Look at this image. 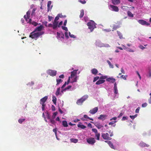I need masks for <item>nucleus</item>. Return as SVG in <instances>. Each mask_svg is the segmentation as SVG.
Segmentation results:
<instances>
[{
	"instance_id": "obj_1",
	"label": "nucleus",
	"mask_w": 151,
	"mask_h": 151,
	"mask_svg": "<svg viewBox=\"0 0 151 151\" xmlns=\"http://www.w3.org/2000/svg\"><path fill=\"white\" fill-rule=\"evenodd\" d=\"M35 30L30 34L29 37L32 39L37 38L44 34L43 32H35Z\"/></svg>"
},
{
	"instance_id": "obj_2",
	"label": "nucleus",
	"mask_w": 151,
	"mask_h": 151,
	"mask_svg": "<svg viewBox=\"0 0 151 151\" xmlns=\"http://www.w3.org/2000/svg\"><path fill=\"white\" fill-rule=\"evenodd\" d=\"M88 96L86 95L82 97L80 99H78L76 101V104L78 105H81L83 102L86 101L88 98Z\"/></svg>"
},
{
	"instance_id": "obj_3",
	"label": "nucleus",
	"mask_w": 151,
	"mask_h": 151,
	"mask_svg": "<svg viewBox=\"0 0 151 151\" xmlns=\"http://www.w3.org/2000/svg\"><path fill=\"white\" fill-rule=\"evenodd\" d=\"M48 99L47 96H45L42 98L40 101V103L42 106V110L43 111L45 109V107L46 106L45 102Z\"/></svg>"
},
{
	"instance_id": "obj_4",
	"label": "nucleus",
	"mask_w": 151,
	"mask_h": 151,
	"mask_svg": "<svg viewBox=\"0 0 151 151\" xmlns=\"http://www.w3.org/2000/svg\"><path fill=\"white\" fill-rule=\"evenodd\" d=\"M87 25L91 32H92L96 27L95 23L93 21L91 20L90 22L88 23Z\"/></svg>"
},
{
	"instance_id": "obj_5",
	"label": "nucleus",
	"mask_w": 151,
	"mask_h": 151,
	"mask_svg": "<svg viewBox=\"0 0 151 151\" xmlns=\"http://www.w3.org/2000/svg\"><path fill=\"white\" fill-rule=\"evenodd\" d=\"M101 136L104 139L111 140V138L109 137V135L107 133H102Z\"/></svg>"
},
{
	"instance_id": "obj_6",
	"label": "nucleus",
	"mask_w": 151,
	"mask_h": 151,
	"mask_svg": "<svg viewBox=\"0 0 151 151\" xmlns=\"http://www.w3.org/2000/svg\"><path fill=\"white\" fill-rule=\"evenodd\" d=\"M47 73L50 76H53L56 75L57 71L52 70H49L47 71Z\"/></svg>"
},
{
	"instance_id": "obj_7",
	"label": "nucleus",
	"mask_w": 151,
	"mask_h": 151,
	"mask_svg": "<svg viewBox=\"0 0 151 151\" xmlns=\"http://www.w3.org/2000/svg\"><path fill=\"white\" fill-rule=\"evenodd\" d=\"M109 6L111 9V10L112 11L118 12L119 11V9L117 6L110 4L109 5Z\"/></svg>"
},
{
	"instance_id": "obj_8",
	"label": "nucleus",
	"mask_w": 151,
	"mask_h": 151,
	"mask_svg": "<svg viewBox=\"0 0 151 151\" xmlns=\"http://www.w3.org/2000/svg\"><path fill=\"white\" fill-rule=\"evenodd\" d=\"M86 140L87 142L89 144L91 145H93L96 142L95 140L93 138L87 139Z\"/></svg>"
},
{
	"instance_id": "obj_9",
	"label": "nucleus",
	"mask_w": 151,
	"mask_h": 151,
	"mask_svg": "<svg viewBox=\"0 0 151 151\" xmlns=\"http://www.w3.org/2000/svg\"><path fill=\"white\" fill-rule=\"evenodd\" d=\"M30 12V11L29 10L27 12L26 15H24V17L27 22L29 20L28 19H29Z\"/></svg>"
},
{
	"instance_id": "obj_10",
	"label": "nucleus",
	"mask_w": 151,
	"mask_h": 151,
	"mask_svg": "<svg viewBox=\"0 0 151 151\" xmlns=\"http://www.w3.org/2000/svg\"><path fill=\"white\" fill-rule=\"evenodd\" d=\"M98 109L97 107H95L93 109L91 110L89 112L91 114H93L96 113L98 111Z\"/></svg>"
},
{
	"instance_id": "obj_11",
	"label": "nucleus",
	"mask_w": 151,
	"mask_h": 151,
	"mask_svg": "<svg viewBox=\"0 0 151 151\" xmlns=\"http://www.w3.org/2000/svg\"><path fill=\"white\" fill-rule=\"evenodd\" d=\"M94 125L99 129L104 127L103 125H102L101 124L98 122L95 123Z\"/></svg>"
},
{
	"instance_id": "obj_12",
	"label": "nucleus",
	"mask_w": 151,
	"mask_h": 151,
	"mask_svg": "<svg viewBox=\"0 0 151 151\" xmlns=\"http://www.w3.org/2000/svg\"><path fill=\"white\" fill-rule=\"evenodd\" d=\"M106 81L113 83L116 81V79L112 77H109L107 78L106 80Z\"/></svg>"
},
{
	"instance_id": "obj_13",
	"label": "nucleus",
	"mask_w": 151,
	"mask_h": 151,
	"mask_svg": "<svg viewBox=\"0 0 151 151\" xmlns=\"http://www.w3.org/2000/svg\"><path fill=\"white\" fill-rule=\"evenodd\" d=\"M27 23H29L30 24H32L33 25L35 26H36L37 25V23L35 21H32L31 19H29V20L27 22Z\"/></svg>"
},
{
	"instance_id": "obj_14",
	"label": "nucleus",
	"mask_w": 151,
	"mask_h": 151,
	"mask_svg": "<svg viewBox=\"0 0 151 151\" xmlns=\"http://www.w3.org/2000/svg\"><path fill=\"white\" fill-rule=\"evenodd\" d=\"M117 84L116 83H115L114 85V93L115 94H117L118 93V90L117 86Z\"/></svg>"
},
{
	"instance_id": "obj_15",
	"label": "nucleus",
	"mask_w": 151,
	"mask_h": 151,
	"mask_svg": "<svg viewBox=\"0 0 151 151\" xmlns=\"http://www.w3.org/2000/svg\"><path fill=\"white\" fill-rule=\"evenodd\" d=\"M51 1H49L48 2L47 4V11L49 12L52 8V6H51Z\"/></svg>"
},
{
	"instance_id": "obj_16",
	"label": "nucleus",
	"mask_w": 151,
	"mask_h": 151,
	"mask_svg": "<svg viewBox=\"0 0 151 151\" xmlns=\"http://www.w3.org/2000/svg\"><path fill=\"white\" fill-rule=\"evenodd\" d=\"M107 116V115L105 114H101L100 115L98 118L99 119L104 120Z\"/></svg>"
},
{
	"instance_id": "obj_17",
	"label": "nucleus",
	"mask_w": 151,
	"mask_h": 151,
	"mask_svg": "<svg viewBox=\"0 0 151 151\" xmlns=\"http://www.w3.org/2000/svg\"><path fill=\"white\" fill-rule=\"evenodd\" d=\"M43 28V26L42 25H41L40 26L37 27L35 29V31L36 32H40L41 31L42 28Z\"/></svg>"
},
{
	"instance_id": "obj_18",
	"label": "nucleus",
	"mask_w": 151,
	"mask_h": 151,
	"mask_svg": "<svg viewBox=\"0 0 151 151\" xmlns=\"http://www.w3.org/2000/svg\"><path fill=\"white\" fill-rule=\"evenodd\" d=\"M57 35L58 38H60L63 39L64 38V35L63 33H60L58 32H57Z\"/></svg>"
},
{
	"instance_id": "obj_19",
	"label": "nucleus",
	"mask_w": 151,
	"mask_h": 151,
	"mask_svg": "<svg viewBox=\"0 0 151 151\" xmlns=\"http://www.w3.org/2000/svg\"><path fill=\"white\" fill-rule=\"evenodd\" d=\"M58 22H56L54 21L52 24L53 29H55L57 28V27L58 26Z\"/></svg>"
},
{
	"instance_id": "obj_20",
	"label": "nucleus",
	"mask_w": 151,
	"mask_h": 151,
	"mask_svg": "<svg viewBox=\"0 0 151 151\" xmlns=\"http://www.w3.org/2000/svg\"><path fill=\"white\" fill-rule=\"evenodd\" d=\"M112 3L115 5H117L120 3V0H111Z\"/></svg>"
},
{
	"instance_id": "obj_21",
	"label": "nucleus",
	"mask_w": 151,
	"mask_h": 151,
	"mask_svg": "<svg viewBox=\"0 0 151 151\" xmlns=\"http://www.w3.org/2000/svg\"><path fill=\"white\" fill-rule=\"evenodd\" d=\"M105 142L107 143L110 146V147L112 148H114V146L113 145V144L112 143V142L106 140L105 141Z\"/></svg>"
},
{
	"instance_id": "obj_22",
	"label": "nucleus",
	"mask_w": 151,
	"mask_h": 151,
	"mask_svg": "<svg viewBox=\"0 0 151 151\" xmlns=\"http://www.w3.org/2000/svg\"><path fill=\"white\" fill-rule=\"evenodd\" d=\"M91 72L93 74L96 75L98 73V71L96 69L94 68L91 70Z\"/></svg>"
},
{
	"instance_id": "obj_23",
	"label": "nucleus",
	"mask_w": 151,
	"mask_h": 151,
	"mask_svg": "<svg viewBox=\"0 0 151 151\" xmlns=\"http://www.w3.org/2000/svg\"><path fill=\"white\" fill-rule=\"evenodd\" d=\"M105 82V80H100L96 82V85H100V84L103 83Z\"/></svg>"
},
{
	"instance_id": "obj_24",
	"label": "nucleus",
	"mask_w": 151,
	"mask_h": 151,
	"mask_svg": "<svg viewBox=\"0 0 151 151\" xmlns=\"http://www.w3.org/2000/svg\"><path fill=\"white\" fill-rule=\"evenodd\" d=\"M78 70H74L71 72L70 77L72 78L73 77L75 76L76 74V72Z\"/></svg>"
},
{
	"instance_id": "obj_25",
	"label": "nucleus",
	"mask_w": 151,
	"mask_h": 151,
	"mask_svg": "<svg viewBox=\"0 0 151 151\" xmlns=\"http://www.w3.org/2000/svg\"><path fill=\"white\" fill-rule=\"evenodd\" d=\"M62 125L64 127H67L68 126L67 121L65 120L62 122Z\"/></svg>"
},
{
	"instance_id": "obj_26",
	"label": "nucleus",
	"mask_w": 151,
	"mask_h": 151,
	"mask_svg": "<svg viewBox=\"0 0 151 151\" xmlns=\"http://www.w3.org/2000/svg\"><path fill=\"white\" fill-rule=\"evenodd\" d=\"M52 101L54 104H56L57 101V99L56 97L55 96L53 95L52 96Z\"/></svg>"
},
{
	"instance_id": "obj_27",
	"label": "nucleus",
	"mask_w": 151,
	"mask_h": 151,
	"mask_svg": "<svg viewBox=\"0 0 151 151\" xmlns=\"http://www.w3.org/2000/svg\"><path fill=\"white\" fill-rule=\"evenodd\" d=\"M77 126L78 127L82 129H85L86 127V126L83 125L81 124H78L77 125Z\"/></svg>"
},
{
	"instance_id": "obj_28",
	"label": "nucleus",
	"mask_w": 151,
	"mask_h": 151,
	"mask_svg": "<svg viewBox=\"0 0 151 151\" xmlns=\"http://www.w3.org/2000/svg\"><path fill=\"white\" fill-rule=\"evenodd\" d=\"M70 140L71 142L74 143H76L78 142V139H77L71 138Z\"/></svg>"
},
{
	"instance_id": "obj_29",
	"label": "nucleus",
	"mask_w": 151,
	"mask_h": 151,
	"mask_svg": "<svg viewBox=\"0 0 151 151\" xmlns=\"http://www.w3.org/2000/svg\"><path fill=\"white\" fill-rule=\"evenodd\" d=\"M57 83L56 86H58L60 83H61L63 81L60 79H56Z\"/></svg>"
},
{
	"instance_id": "obj_30",
	"label": "nucleus",
	"mask_w": 151,
	"mask_h": 151,
	"mask_svg": "<svg viewBox=\"0 0 151 151\" xmlns=\"http://www.w3.org/2000/svg\"><path fill=\"white\" fill-rule=\"evenodd\" d=\"M127 14L128 16L131 17H133V15L131 12L129 11H128L127 12Z\"/></svg>"
},
{
	"instance_id": "obj_31",
	"label": "nucleus",
	"mask_w": 151,
	"mask_h": 151,
	"mask_svg": "<svg viewBox=\"0 0 151 151\" xmlns=\"http://www.w3.org/2000/svg\"><path fill=\"white\" fill-rule=\"evenodd\" d=\"M142 25H145L146 26H148L150 25V24L144 20H142Z\"/></svg>"
},
{
	"instance_id": "obj_32",
	"label": "nucleus",
	"mask_w": 151,
	"mask_h": 151,
	"mask_svg": "<svg viewBox=\"0 0 151 151\" xmlns=\"http://www.w3.org/2000/svg\"><path fill=\"white\" fill-rule=\"evenodd\" d=\"M84 14V10L83 9H82L81 11V13L80 15V17L81 18H82L83 17Z\"/></svg>"
},
{
	"instance_id": "obj_33",
	"label": "nucleus",
	"mask_w": 151,
	"mask_h": 151,
	"mask_svg": "<svg viewBox=\"0 0 151 151\" xmlns=\"http://www.w3.org/2000/svg\"><path fill=\"white\" fill-rule=\"evenodd\" d=\"M60 93V88L59 87L57 88V91L55 93V95L56 96H58L59 95Z\"/></svg>"
},
{
	"instance_id": "obj_34",
	"label": "nucleus",
	"mask_w": 151,
	"mask_h": 151,
	"mask_svg": "<svg viewBox=\"0 0 151 151\" xmlns=\"http://www.w3.org/2000/svg\"><path fill=\"white\" fill-rule=\"evenodd\" d=\"M107 62L108 63V64L109 65V67L110 68H114L113 65L111 64V62L107 60Z\"/></svg>"
},
{
	"instance_id": "obj_35",
	"label": "nucleus",
	"mask_w": 151,
	"mask_h": 151,
	"mask_svg": "<svg viewBox=\"0 0 151 151\" xmlns=\"http://www.w3.org/2000/svg\"><path fill=\"white\" fill-rule=\"evenodd\" d=\"M117 33L118 36H119L120 38L122 39L123 38L122 35L120 32L117 31Z\"/></svg>"
},
{
	"instance_id": "obj_36",
	"label": "nucleus",
	"mask_w": 151,
	"mask_h": 151,
	"mask_svg": "<svg viewBox=\"0 0 151 151\" xmlns=\"http://www.w3.org/2000/svg\"><path fill=\"white\" fill-rule=\"evenodd\" d=\"M95 135L97 138L96 139L98 140H99V137L100 136V133H97L96 134H95Z\"/></svg>"
},
{
	"instance_id": "obj_37",
	"label": "nucleus",
	"mask_w": 151,
	"mask_h": 151,
	"mask_svg": "<svg viewBox=\"0 0 151 151\" xmlns=\"http://www.w3.org/2000/svg\"><path fill=\"white\" fill-rule=\"evenodd\" d=\"M36 10V8H34L32 10V14H31L32 16H35V11Z\"/></svg>"
},
{
	"instance_id": "obj_38",
	"label": "nucleus",
	"mask_w": 151,
	"mask_h": 151,
	"mask_svg": "<svg viewBox=\"0 0 151 151\" xmlns=\"http://www.w3.org/2000/svg\"><path fill=\"white\" fill-rule=\"evenodd\" d=\"M25 120V119H19L18 120L20 124H22L24 121Z\"/></svg>"
},
{
	"instance_id": "obj_39",
	"label": "nucleus",
	"mask_w": 151,
	"mask_h": 151,
	"mask_svg": "<svg viewBox=\"0 0 151 151\" xmlns=\"http://www.w3.org/2000/svg\"><path fill=\"white\" fill-rule=\"evenodd\" d=\"M127 75H122L121 76L120 78L123 79L124 80H126L127 78Z\"/></svg>"
},
{
	"instance_id": "obj_40",
	"label": "nucleus",
	"mask_w": 151,
	"mask_h": 151,
	"mask_svg": "<svg viewBox=\"0 0 151 151\" xmlns=\"http://www.w3.org/2000/svg\"><path fill=\"white\" fill-rule=\"evenodd\" d=\"M137 114H136L134 115H133V116H131V115H130L129 116V117H130L133 120L135 118H136V117H137Z\"/></svg>"
},
{
	"instance_id": "obj_41",
	"label": "nucleus",
	"mask_w": 151,
	"mask_h": 151,
	"mask_svg": "<svg viewBox=\"0 0 151 151\" xmlns=\"http://www.w3.org/2000/svg\"><path fill=\"white\" fill-rule=\"evenodd\" d=\"M53 131L55 133V135L57 137V128H55L53 129Z\"/></svg>"
},
{
	"instance_id": "obj_42",
	"label": "nucleus",
	"mask_w": 151,
	"mask_h": 151,
	"mask_svg": "<svg viewBox=\"0 0 151 151\" xmlns=\"http://www.w3.org/2000/svg\"><path fill=\"white\" fill-rule=\"evenodd\" d=\"M99 77L97 76L96 77L94 78V80L93 81V82H95L98 79H99Z\"/></svg>"
},
{
	"instance_id": "obj_43",
	"label": "nucleus",
	"mask_w": 151,
	"mask_h": 151,
	"mask_svg": "<svg viewBox=\"0 0 151 151\" xmlns=\"http://www.w3.org/2000/svg\"><path fill=\"white\" fill-rule=\"evenodd\" d=\"M85 0H84V1H83L81 0H80L78 1L83 4H86V1H85Z\"/></svg>"
},
{
	"instance_id": "obj_44",
	"label": "nucleus",
	"mask_w": 151,
	"mask_h": 151,
	"mask_svg": "<svg viewBox=\"0 0 151 151\" xmlns=\"http://www.w3.org/2000/svg\"><path fill=\"white\" fill-rule=\"evenodd\" d=\"M108 132L110 134V137H111L113 136L114 134L111 131V130H110Z\"/></svg>"
},
{
	"instance_id": "obj_45",
	"label": "nucleus",
	"mask_w": 151,
	"mask_h": 151,
	"mask_svg": "<svg viewBox=\"0 0 151 151\" xmlns=\"http://www.w3.org/2000/svg\"><path fill=\"white\" fill-rule=\"evenodd\" d=\"M71 88V86L69 85L65 89H64V91H65L66 90L69 89L70 88Z\"/></svg>"
},
{
	"instance_id": "obj_46",
	"label": "nucleus",
	"mask_w": 151,
	"mask_h": 151,
	"mask_svg": "<svg viewBox=\"0 0 151 151\" xmlns=\"http://www.w3.org/2000/svg\"><path fill=\"white\" fill-rule=\"evenodd\" d=\"M92 130L93 132L95 133V134L98 133L97 130L96 129H94V128L92 129Z\"/></svg>"
},
{
	"instance_id": "obj_47",
	"label": "nucleus",
	"mask_w": 151,
	"mask_h": 151,
	"mask_svg": "<svg viewBox=\"0 0 151 151\" xmlns=\"http://www.w3.org/2000/svg\"><path fill=\"white\" fill-rule=\"evenodd\" d=\"M50 122L52 124H54L55 123V120L54 119H50Z\"/></svg>"
},
{
	"instance_id": "obj_48",
	"label": "nucleus",
	"mask_w": 151,
	"mask_h": 151,
	"mask_svg": "<svg viewBox=\"0 0 151 151\" xmlns=\"http://www.w3.org/2000/svg\"><path fill=\"white\" fill-rule=\"evenodd\" d=\"M48 21H50L52 20V19H53V17L52 16H50L49 15L48 16Z\"/></svg>"
},
{
	"instance_id": "obj_49",
	"label": "nucleus",
	"mask_w": 151,
	"mask_h": 151,
	"mask_svg": "<svg viewBox=\"0 0 151 151\" xmlns=\"http://www.w3.org/2000/svg\"><path fill=\"white\" fill-rule=\"evenodd\" d=\"M59 17L57 15L55 18L54 21L58 22V20L59 19Z\"/></svg>"
},
{
	"instance_id": "obj_50",
	"label": "nucleus",
	"mask_w": 151,
	"mask_h": 151,
	"mask_svg": "<svg viewBox=\"0 0 151 151\" xmlns=\"http://www.w3.org/2000/svg\"><path fill=\"white\" fill-rule=\"evenodd\" d=\"M140 108L139 107H138L135 110V112L136 113H138L139 112V111Z\"/></svg>"
},
{
	"instance_id": "obj_51",
	"label": "nucleus",
	"mask_w": 151,
	"mask_h": 151,
	"mask_svg": "<svg viewBox=\"0 0 151 151\" xmlns=\"http://www.w3.org/2000/svg\"><path fill=\"white\" fill-rule=\"evenodd\" d=\"M149 146V145L146 144L144 143H142V147H148Z\"/></svg>"
},
{
	"instance_id": "obj_52",
	"label": "nucleus",
	"mask_w": 151,
	"mask_h": 151,
	"mask_svg": "<svg viewBox=\"0 0 151 151\" xmlns=\"http://www.w3.org/2000/svg\"><path fill=\"white\" fill-rule=\"evenodd\" d=\"M62 29H63V30H64L66 31H68V29L67 27L62 26Z\"/></svg>"
},
{
	"instance_id": "obj_53",
	"label": "nucleus",
	"mask_w": 151,
	"mask_h": 151,
	"mask_svg": "<svg viewBox=\"0 0 151 151\" xmlns=\"http://www.w3.org/2000/svg\"><path fill=\"white\" fill-rule=\"evenodd\" d=\"M106 76H101L100 77V79H105L107 78Z\"/></svg>"
},
{
	"instance_id": "obj_54",
	"label": "nucleus",
	"mask_w": 151,
	"mask_h": 151,
	"mask_svg": "<svg viewBox=\"0 0 151 151\" xmlns=\"http://www.w3.org/2000/svg\"><path fill=\"white\" fill-rule=\"evenodd\" d=\"M69 35L71 37L73 38H75V35H71L70 33V32H69Z\"/></svg>"
},
{
	"instance_id": "obj_55",
	"label": "nucleus",
	"mask_w": 151,
	"mask_h": 151,
	"mask_svg": "<svg viewBox=\"0 0 151 151\" xmlns=\"http://www.w3.org/2000/svg\"><path fill=\"white\" fill-rule=\"evenodd\" d=\"M65 36L67 38H68L69 37L68 36V33L67 32H65Z\"/></svg>"
},
{
	"instance_id": "obj_56",
	"label": "nucleus",
	"mask_w": 151,
	"mask_h": 151,
	"mask_svg": "<svg viewBox=\"0 0 151 151\" xmlns=\"http://www.w3.org/2000/svg\"><path fill=\"white\" fill-rule=\"evenodd\" d=\"M127 117H126V116H123L122 119V121H124V120H127Z\"/></svg>"
},
{
	"instance_id": "obj_57",
	"label": "nucleus",
	"mask_w": 151,
	"mask_h": 151,
	"mask_svg": "<svg viewBox=\"0 0 151 151\" xmlns=\"http://www.w3.org/2000/svg\"><path fill=\"white\" fill-rule=\"evenodd\" d=\"M147 104L146 103H144L143 104H142V107H146L147 105Z\"/></svg>"
},
{
	"instance_id": "obj_58",
	"label": "nucleus",
	"mask_w": 151,
	"mask_h": 151,
	"mask_svg": "<svg viewBox=\"0 0 151 151\" xmlns=\"http://www.w3.org/2000/svg\"><path fill=\"white\" fill-rule=\"evenodd\" d=\"M47 118L48 119H50V114L48 112L47 113Z\"/></svg>"
},
{
	"instance_id": "obj_59",
	"label": "nucleus",
	"mask_w": 151,
	"mask_h": 151,
	"mask_svg": "<svg viewBox=\"0 0 151 151\" xmlns=\"http://www.w3.org/2000/svg\"><path fill=\"white\" fill-rule=\"evenodd\" d=\"M67 84V82H65L64 84L61 87L62 88H64L66 85Z\"/></svg>"
},
{
	"instance_id": "obj_60",
	"label": "nucleus",
	"mask_w": 151,
	"mask_h": 151,
	"mask_svg": "<svg viewBox=\"0 0 151 151\" xmlns=\"http://www.w3.org/2000/svg\"><path fill=\"white\" fill-rule=\"evenodd\" d=\"M123 115V114L121 112L120 113L119 115L118 116V118H120Z\"/></svg>"
},
{
	"instance_id": "obj_61",
	"label": "nucleus",
	"mask_w": 151,
	"mask_h": 151,
	"mask_svg": "<svg viewBox=\"0 0 151 151\" xmlns=\"http://www.w3.org/2000/svg\"><path fill=\"white\" fill-rule=\"evenodd\" d=\"M121 71L122 73H123V74L125 73V72L123 68H121Z\"/></svg>"
},
{
	"instance_id": "obj_62",
	"label": "nucleus",
	"mask_w": 151,
	"mask_h": 151,
	"mask_svg": "<svg viewBox=\"0 0 151 151\" xmlns=\"http://www.w3.org/2000/svg\"><path fill=\"white\" fill-rule=\"evenodd\" d=\"M116 121H115L114 122H110L109 123V125H112V124H113L114 123H115L116 122Z\"/></svg>"
},
{
	"instance_id": "obj_63",
	"label": "nucleus",
	"mask_w": 151,
	"mask_h": 151,
	"mask_svg": "<svg viewBox=\"0 0 151 151\" xmlns=\"http://www.w3.org/2000/svg\"><path fill=\"white\" fill-rule=\"evenodd\" d=\"M52 110L53 111H55V107L53 105H52Z\"/></svg>"
},
{
	"instance_id": "obj_64",
	"label": "nucleus",
	"mask_w": 151,
	"mask_h": 151,
	"mask_svg": "<svg viewBox=\"0 0 151 151\" xmlns=\"http://www.w3.org/2000/svg\"><path fill=\"white\" fill-rule=\"evenodd\" d=\"M59 78H64V75L63 74H62L59 76Z\"/></svg>"
}]
</instances>
